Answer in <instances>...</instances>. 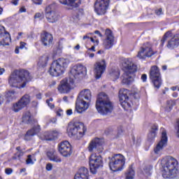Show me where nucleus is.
<instances>
[{"instance_id": "53", "label": "nucleus", "mask_w": 179, "mask_h": 179, "mask_svg": "<svg viewBox=\"0 0 179 179\" xmlns=\"http://www.w3.org/2000/svg\"><path fill=\"white\" fill-rule=\"evenodd\" d=\"M148 79V76L146 74H143L141 76V80H143V82H146Z\"/></svg>"}, {"instance_id": "35", "label": "nucleus", "mask_w": 179, "mask_h": 179, "mask_svg": "<svg viewBox=\"0 0 179 179\" xmlns=\"http://www.w3.org/2000/svg\"><path fill=\"white\" fill-rule=\"evenodd\" d=\"M22 108H24V106L19 101L13 104V110L15 113H19L20 110H22Z\"/></svg>"}, {"instance_id": "26", "label": "nucleus", "mask_w": 179, "mask_h": 179, "mask_svg": "<svg viewBox=\"0 0 179 179\" xmlns=\"http://www.w3.org/2000/svg\"><path fill=\"white\" fill-rule=\"evenodd\" d=\"M41 131V128L40 127V125L37 124L36 126H34L32 129L29 130L27 134H25L24 139L25 141H29L30 139V136H34L36 134H38Z\"/></svg>"}, {"instance_id": "61", "label": "nucleus", "mask_w": 179, "mask_h": 179, "mask_svg": "<svg viewBox=\"0 0 179 179\" xmlns=\"http://www.w3.org/2000/svg\"><path fill=\"white\" fill-rule=\"evenodd\" d=\"M20 13H23V12H26V8H24V7H22L20 9Z\"/></svg>"}, {"instance_id": "50", "label": "nucleus", "mask_w": 179, "mask_h": 179, "mask_svg": "<svg viewBox=\"0 0 179 179\" xmlns=\"http://www.w3.org/2000/svg\"><path fill=\"white\" fill-rule=\"evenodd\" d=\"M155 13L157 15V16H160V15H163V11L162 8H159L158 10H155Z\"/></svg>"}, {"instance_id": "59", "label": "nucleus", "mask_w": 179, "mask_h": 179, "mask_svg": "<svg viewBox=\"0 0 179 179\" xmlns=\"http://www.w3.org/2000/svg\"><path fill=\"white\" fill-rule=\"evenodd\" d=\"M36 99H38V100H41V93L36 94Z\"/></svg>"}, {"instance_id": "3", "label": "nucleus", "mask_w": 179, "mask_h": 179, "mask_svg": "<svg viewBox=\"0 0 179 179\" xmlns=\"http://www.w3.org/2000/svg\"><path fill=\"white\" fill-rule=\"evenodd\" d=\"M96 108L99 114L106 115L113 111L114 106L108 99V96L104 92H101L97 96Z\"/></svg>"}, {"instance_id": "45", "label": "nucleus", "mask_w": 179, "mask_h": 179, "mask_svg": "<svg viewBox=\"0 0 179 179\" xmlns=\"http://www.w3.org/2000/svg\"><path fill=\"white\" fill-rule=\"evenodd\" d=\"M5 173L8 176H10V174H12L13 173V169H10V168H7L5 170Z\"/></svg>"}, {"instance_id": "62", "label": "nucleus", "mask_w": 179, "mask_h": 179, "mask_svg": "<svg viewBox=\"0 0 179 179\" xmlns=\"http://www.w3.org/2000/svg\"><path fill=\"white\" fill-rule=\"evenodd\" d=\"M95 34H99V37H103V35L100 33V31H94Z\"/></svg>"}, {"instance_id": "37", "label": "nucleus", "mask_w": 179, "mask_h": 179, "mask_svg": "<svg viewBox=\"0 0 179 179\" xmlns=\"http://www.w3.org/2000/svg\"><path fill=\"white\" fill-rule=\"evenodd\" d=\"M23 155H24V152H17L12 157L13 160H20L22 159Z\"/></svg>"}, {"instance_id": "63", "label": "nucleus", "mask_w": 179, "mask_h": 179, "mask_svg": "<svg viewBox=\"0 0 179 179\" xmlns=\"http://www.w3.org/2000/svg\"><path fill=\"white\" fill-rule=\"evenodd\" d=\"M94 45H99V39H96L95 41L94 42Z\"/></svg>"}, {"instance_id": "60", "label": "nucleus", "mask_w": 179, "mask_h": 179, "mask_svg": "<svg viewBox=\"0 0 179 179\" xmlns=\"http://www.w3.org/2000/svg\"><path fill=\"white\" fill-rule=\"evenodd\" d=\"M134 99H139V94L138 92H136L134 94Z\"/></svg>"}, {"instance_id": "22", "label": "nucleus", "mask_w": 179, "mask_h": 179, "mask_svg": "<svg viewBox=\"0 0 179 179\" xmlns=\"http://www.w3.org/2000/svg\"><path fill=\"white\" fill-rule=\"evenodd\" d=\"M106 38L103 41V45L106 50H110L114 45V34L110 29H107L105 31Z\"/></svg>"}, {"instance_id": "8", "label": "nucleus", "mask_w": 179, "mask_h": 179, "mask_svg": "<svg viewBox=\"0 0 179 179\" xmlns=\"http://www.w3.org/2000/svg\"><path fill=\"white\" fill-rule=\"evenodd\" d=\"M125 166V157L121 154H117L109 157V167L112 171H121Z\"/></svg>"}, {"instance_id": "30", "label": "nucleus", "mask_w": 179, "mask_h": 179, "mask_svg": "<svg viewBox=\"0 0 179 179\" xmlns=\"http://www.w3.org/2000/svg\"><path fill=\"white\" fill-rule=\"evenodd\" d=\"M135 177V171L133 169L132 165H130L129 169L125 173L126 179H134Z\"/></svg>"}, {"instance_id": "17", "label": "nucleus", "mask_w": 179, "mask_h": 179, "mask_svg": "<svg viewBox=\"0 0 179 179\" xmlns=\"http://www.w3.org/2000/svg\"><path fill=\"white\" fill-rule=\"evenodd\" d=\"M110 6V0H96L94 3V10L97 15H106Z\"/></svg>"}, {"instance_id": "29", "label": "nucleus", "mask_w": 179, "mask_h": 179, "mask_svg": "<svg viewBox=\"0 0 179 179\" xmlns=\"http://www.w3.org/2000/svg\"><path fill=\"white\" fill-rule=\"evenodd\" d=\"M31 121H33V118L31 117L30 112H24L22 115V122H24V124H31Z\"/></svg>"}, {"instance_id": "11", "label": "nucleus", "mask_w": 179, "mask_h": 179, "mask_svg": "<svg viewBox=\"0 0 179 179\" xmlns=\"http://www.w3.org/2000/svg\"><path fill=\"white\" fill-rule=\"evenodd\" d=\"M103 167V158L101 155L96 154L91 155L90 157V170L92 174H96L99 169Z\"/></svg>"}, {"instance_id": "1", "label": "nucleus", "mask_w": 179, "mask_h": 179, "mask_svg": "<svg viewBox=\"0 0 179 179\" xmlns=\"http://www.w3.org/2000/svg\"><path fill=\"white\" fill-rule=\"evenodd\" d=\"M30 80H31V76L27 70H15L8 78L10 87L15 89H24Z\"/></svg>"}, {"instance_id": "5", "label": "nucleus", "mask_w": 179, "mask_h": 179, "mask_svg": "<svg viewBox=\"0 0 179 179\" xmlns=\"http://www.w3.org/2000/svg\"><path fill=\"white\" fill-rule=\"evenodd\" d=\"M122 68L123 71H127L123 73L122 83L124 85H130L133 80L131 73L136 72L138 66L134 64L132 59L127 58L122 60Z\"/></svg>"}, {"instance_id": "57", "label": "nucleus", "mask_w": 179, "mask_h": 179, "mask_svg": "<svg viewBox=\"0 0 179 179\" xmlns=\"http://www.w3.org/2000/svg\"><path fill=\"white\" fill-rule=\"evenodd\" d=\"M5 73V69L0 67V76L3 75Z\"/></svg>"}, {"instance_id": "34", "label": "nucleus", "mask_w": 179, "mask_h": 179, "mask_svg": "<svg viewBox=\"0 0 179 179\" xmlns=\"http://www.w3.org/2000/svg\"><path fill=\"white\" fill-rule=\"evenodd\" d=\"M157 126H154L152 127L151 131L148 134V139L149 141H153L154 138H156V131H157Z\"/></svg>"}, {"instance_id": "51", "label": "nucleus", "mask_w": 179, "mask_h": 179, "mask_svg": "<svg viewBox=\"0 0 179 179\" xmlns=\"http://www.w3.org/2000/svg\"><path fill=\"white\" fill-rule=\"evenodd\" d=\"M46 103L48 107H50V108L51 109L55 108V106L54 105V103H52L51 102H50V101H46Z\"/></svg>"}, {"instance_id": "18", "label": "nucleus", "mask_w": 179, "mask_h": 179, "mask_svg": "<svg viewBox=\"0 0 179 179\" xmlns=\"http://www.w3.org/2000/svg\"><path fill=\"white\" fill-rule=\"evenodd\" d=\"M54 8H55V3L46 8L45 17L49 23H57L59 19V15L53 10Z\"/></svg>"}, {"instance_id": "14", "label": "nucleus", "mask_w": 179, "mask_h": 179, "mask_svg": "<svg viewBox=\"0 0 179 179\" xmlns=\"http://www.w3.org/2000/svg\"><path fill=\"white\" fill-rule=\"evenodd\" d=\"M130 94L131 92L128 90H120L119 92L120 104L124 110H128L132 104V101L129 99Z\"/></svg>"}, {"instance_id": "32", "label": "nucleus", "mask_w": 179, "mask_h": 179, "mask_svg": "<svg viewBox=\"0 0 179 179\" xmlns=\"http://www.w3.org/2000/svg\"><path fill=\"white\" fill-rule=\"evenodd\" d=\"M20 103L21 104H22V106H24V107H26V106H27V104H29V103H30V95L29 94H25L24 95L20 100L19 101Z\"/></svg>"}, {"instance_id": "28", "label": "nucleus", "mask_w": 179, "mask_h": 179, "mask_svg": "<svg viewBox=\"0 0 179 179\" xmlns=\"http://www.w3.org/2000/svg\"><path fill=\"white\" fill-rule=\"evenodd\" d=\"M48 59H50V56H48V55H44L41 57L38 62L39 68H45V66H47V64H48Z\"/></svg>"}, {"instance_id": "48", "label": "nucleus", "mask_w": 179, "mask_h": 179, "mask_svg": "<svg viewBox=\"0 0 179 179\" xmlns=\"http://www.w3.org/2000/svg\"><path fill=\"white\" fill-rule=\"evenodd\" d=\"M36 5H41L43 3V0H31Z\"/></svg>"}, {"instance_id": "38", "label": "nucleus", "mask_w": 179, "mask_h": 179, "mask_svg": "<svg viewBox=\"0 0 179 179\" xmlns=\"http://www.w3.org/2000/svg\"><path fill=\"white\" fill-rule=\"evenodd\" d=\"M153 169V166L149 165L146 166L143 169V174H145V176H150V171H152V169Z\"/></svg>"}, {"instance_id": "40", "label": "nucleus", "mask_w": 179, "mask_h": 179, "mask_svg": "<svg viewBox=\"0 0 179 179\" xmlns=\"http://www.w3.org/2000/svg\"><path fill=\"white\" fill-rule=\"evenodd\" d=\"M55 155V152L54 150L52 151H48L47 152V157H48V159L51 161L54 156Z\"/></svg>"}, {"instance_id": "58", "label": "nucleus", "mask_w": 179, "mask_h": 179, "mask_svg": "<svg viewBox=\"0 0 179 179\" xmlns=\"http://www.w3.org/2000/svg\"><path fill=\"white\" fill-rule=\"evenodd\" d=\"M15 149H16L17 152H24L23 150H22L20 146L17 147Z\"/></svg>"}, {"instance_id": "27", "label": "nucleus", "mask_w": 179, "mask_h": 179, "mask_svg": "<svg viewBox=\"0 0 179 179\" xmlns=\"http://www.w3.org/2000/svg\"><path fill=\"white\" fill-rule=\"evenodd\" d=\"M59 2L62 5H68L73 8H78L82 3L81 0H59Z\"/></svg>"}, {"instance_id": "31", "label": "nucleus", "mask_w": 179, "mask_h": 179, "mask_svg": "<svg viewBox=\"0 0 179 179\" xmlns=\"http://www.w3.org/2000/svg\"><path fill=\"white\" fill-rule=\"evenodd\" d=\"M45 136H47L45 138L46 141H54L55 139H57V138H58V131H50L45 135Z\"/></svg>"}, {"instance_id": "49", "label": "nucleus", "mask_w": 179, "mask_h": 179, "mask_svg": "<svg viewBox=\"0 0 179 179\" xmlns=\"http://www.w3.org/2000/svg\"><path fill=\"white\" fill-rule=\"evenodd\" d=\"M46 170L48 171H51L52 170V164H48L46 165Z\"/></svg>"}, {"instance_id": "55", "label": "nucleus", "mask_w": 179, "mask_h": 179, "mask_svg": "<svg viewBox=\"0 0 179 179\" xmlns=\"http://www.w3.org/2000/svg\"><path fill=\"white\" fill-rule=\"evenodd\" d=\"M66 115H72V114H73L72 109H69V110H67L66 111Z\"/></svg>"}, {"instance_id": "13", "label": "nucleus", "mask_w": 179, "mask_h": 179, "mask_svg": "<svg viewBox=\"0 0 179 179\" xmlns=\"http://www.w3.org/2000/svg\"><path fill=\"white\" fill-rule=\"evenodd\" d=\"M167 132L163 129L162 131V138L154 148V153L157 157H160V156L163 155V150H164V148L167 146Z\"/></svg>"}, {"instance_id": "24", "label": "nucleus", "mask_w": 179, "mask_h": 179, "mask_svg": "<svg viewBox=\"0 0 179 179\" xmlns=\"http://www.w3.org/2000/svg\"><path fill=\"white\" fill-rule=\"evenodd\" d=\"M53 40L52 35L48 32L43 31L41 35V41L45 47H50L52 44Z\"/></svg>"}, {"instance_id": "36", "label": "nucleus", "mask_w": 179, "mask_h": 179, "mask_svg": "<svg viewBox=\"0 0 179 179\" xmlns=\"http://www.w3.org/2000/svg\"><path fill=\"white\" fill-rule=\"evenodd\" d=\"M109 75L111 79H118V78H120V71L118 69H112Z\"/></svg>"}, {"instance_id": "23", "label": "nucleus", "mask_w": 179, "mask_h": 179, "mask_svg": "<svg viewBox=\"0 0 179 179\" xmlns=\"http://www.w3.org/2000/svg\"><path fill=\"white\" fill-rule=\"evenodd\" d=\"M10 36L3 26H0V45H9Z\"/></svg>"}, {"instance_id": "7", "label": "nucleus", "mask_w": 179, "mask_h": 179, "mask_svg": "<svg viewBox=\"0 0 179 179\" xmlns=\"http://www.w3.org/2000/svg\"><path fill=\"white\" fill-rule=\"evenodd\" d=\"M86 132V127L82 122L69 123L67 127V134L69 136H76L77 139L83 137Z\"/></svg>"}, {"instance_id": "19", "label": "nucleus", "mask_w": 179, "mask_h": 179, "mask_svg": "<svg viewBox=\"0 0 179 179\" xmlns=\"http://www.w3.org/2000/svg\"><path fill=\"white\" fill-rule=\"evenodd\" d=\"M58 150L63 157H69L72 155V146L68 141L61 142L58 145Z\"/></svg>"}, {"instance_id": "54", "label": "nucleus", "mask_w": 179, "mask_h": 179, "mask_svg": "<svg viewBox=\"0 0 179 179\" xmlns=\"http://www.w3.org/2000/svg\"><path fill=\"white\" fill-rule=\"evenodd\" d=\"M26 47V43L24 42H21L20 43V48L21 50H23V48H24Z\"/></svg>"}, {"instance_id": "39", "label": "nucleus", "mask_w": 179, "mask_h": 179, "mask_svg": "<svg viewBox=\"0 0 179 179\" xmlns=\"http://www.w3.org/2000/svg\"><path fill=\"white\" fill-rule=\"evenodd\" d=\"M34 162H36V159H34V155H29L26 160L27 164H34Z\"/></svg>"}, {"instance_id": "16", "label": "nucleus", "mask_w": 179, "mask_h": 179, "mask_svg": "<svg viewBox=\"0 0 179 179\" xmlns=\"http://www.w3.org/2000/svg\"><path fill=\"white\" fill-rule=\"evenodd\" d=\"M155 54L152 50V44L150 43H145L143 47L138 52L137 57L140 59H145V58H150Z\"/></svg>"}, {"instance_id": "52", "label": "nucleus", "mask_w": 179, "mask_h": 179, "mask_svg": "<svg viewBox=\"0 0 179 179\" xmlns=\"http://www.w3.org/2000/svg\"><path fill=\"white\" fill-rule=\"evenodd\" d=\"M92 33H89V34H87L86 35H85L83 38V40H87V38H91L92 36Z\"/></svg>"}, {"instance_id": "46", "label": "nucleus", "mask_w": 179, "mask_h": 179, "mask_svg": "<svg viewBox=\"0 0 179 179\" xmlns=\"http://www.w3.org/2000/svg\"><path fill=\"white\" fill-rule=\"evenodd\" d=\"M85 55L90 58H94V53H90L89 50H87Z\"/></svg>"}, {"instance_id": "42", "label": "nucleus", "mask_w": 179, "mask_h": 179, "mask_svg": "<svg viewBox=\"0 0 179 179\" xmlns=\"http://www.w3.org/2000/svg\"><path fill=\"white\" fill-rule=\"evenodd\" d=\"M50 162H54L55 163H61V162H62V159H61V157L55 155Z\"/></svg>"}, {"instance_id": "43", "label": "nucleus", "mask_w": 179, "mask_h": 179, "mask_svg": "<svg viewBox=\"0 0 179 179\" xmlns=\"http://www.w3.org/2000/svg\"><path fill=\"white\" fill-rule=\"evenodd\" d=\"M175 104H176V102H174V101H173V100L167 101V106H168L169 108H170V110H171L173 108V106Z\"/></svg>"}, {"instance_id": "10", "label": "nucleus", "mask_w": 179, "mask_h": 179, "mask_svg": "<svg viewBox=\"0 0 179 179\" xmlns=\"http://www.w3.org/2000/svg\"><path fill=\"white\" fill-rule=\"evenodd\" d=\"M150 79L155 89H160L162 85L160 70L157 66H152L150 71Z\"/></svg>"}, {"instance_id": "47", "label": "nucleus", "mask_w": 179, "mask_h": 179, "mask_svg": "<svg viewBox=\"0 0 179 179\" xmlns=\"http://www.w3.org/2000/svg\"><path fill=\"white\" fill-rule=\"evenodd\" d=\"M123 132H124V130L122 129V127H118V129H117V136H120V135H122Z\"/></svg>"}, {"instance_id": "64", "label": "nucleus", "mask_w": 179, "mask_h": 179, "mask_svg": "<svg viewBox=\"0 0 179 179\" xmlns=\"http://www.w3.org/2000/svg\"><path fill=\"white\" fill-rule=\"evenodd\" d=\"M178 88V87L176 86V87H172L171 89V90H173V92H176V90H177Z\"/></svg>"}, {"instance_id": "6", "label": "nucleus", "mask_w": 179, "mask_h": 179, "mask_svg": "<svg viewBox=\"0 0 179 179\" xmlns=\"http://www.w3.org/2000/svg\"><path fill=\"white\" fill-rule=\"evenodd\" d=\"M69 64L68 59L59 58L54 61L48 71L51 76H61L65 72V68Z\"/></svg>"}, {"instance_id": "2", "label": "nucleus", "mask_w": 179, "mask_h": 179, "mask_svg": "<svg viewBox=\"0 0 179 179\" xmlns=\"http://www.w3.org/2000/svg\"><path fill=\"white\" fill-rule=\"evenodd\" d=\"M162 173L164 178H176L178 176V161L168 156L161 161Z\"/></svg>"}, {"instance_id": "20", "label": "nucleus", "mask_w": 179, "mask_h": 179, "mask_svg": "<svg viewBox=\"0 0 179 179\" xmlns=\"http://www.w3.org/2000/svg\"><path fill=\"white\" fill-rule=\"evenodd\" d=\"M71 73L75 79H80V78H83L85 75L87 73V69H86V66L82 64H78L73 67Z\"/></svg>"}, {"instance_id": "41", "label": "nucleus", "mask_w": 179, "mask_h": 179, "mask_svg": "<svg viewBox=\"0 0 179 179\" xmlns=\"http://www.w3.org/2000/svg\"><path fill=\"white\" fill-rule=\"evenodd\" d=\"M34 19H39L40 20H41L42 19H44V13H36L34 15Z\"/></svg>"}, {"instance_id": "4", "label": "nucleus", "mask_w": 179, "mask_h": 179, "mask_svg": "<svg viewBox=\"0 0 179 179\" xmlns=\"http://www.w3.org/2000/svg\"><path fill=\"white\" fill-rule=\"evenodd\" d=\"M92 100V92L90 90L81 91L76 102V110L77 113L82 114L89 108L90 101Z\"/></svg>"}, {"instance_id": "33", "label": "nucleus", "mask_w": 179, "mask_h": 179, "mask_svg": "<svg viewBox=\"0 0 179 179\" xmlns=\"http://www.w3.org/2000/svg\"><path fill=\"white\" fill-rule=\"evenodd\" d=\"M15 93H16L15 90L6 92L5 94L6 100H8V101H12V100L16 99V97H15Z\"/></svg>"}, {"instance_id": "56", "label": "nucleus", "mask_w": 179, "mask_h": 179, "mask_svg": "<svg viewBox=\"0 0 179 179\" xmlns=\"http://www.w3.org/2000/svg\"><path fill=\"white\" fill-rule=\"evenodd\" d=\"M96 46H94V45L91 48H89L88 50H87V51H93L94 52H96V48H95Z\"/></svg>"}, {"instance_id": "15", "label": "nucleus", "mask_w": 179, "mask_h": 179, "mask_svg": "<svg viewBox=\"0 0 179 179\" xmlns=\"http://www.w3.org/2000/svg\"><path fill=\"white\" fill-rule=\"evenodd\" d=\"M103 145H104V140L95 138L92 139L88 145L89 152H97V153H102L104 148H103Z\"/></svg>"}, {"instance_id": "21", "label": "nucleus", "mask_w": 179, "mask_h": 179, "mask_svg": "<svg viewBox=\"0 0 179 179\" xmlns=\"http://www.w3.org/2000/svg\"><path fill=\"white\" fill-rule=\"evenodd\" d=\"M106 68H107V64L104 59L97 62L94 65V72L96 79H100V78H101V75L104 73Z\"/></svg>"}, {"instance_id": "44", "label": "nucleus", "mask_w": 179, "mask_h": 179, "mask_svg": "<svg viewBox=\"0 0 179 179\" xmlns=\"http://www.w3.org/2000/svg\"><path fill=\"white\" fill-rule=\"evenodd\" d=\"M56 114L57 117H62V115H64V110L62 109H58L56 111Z\"/></svg>"}, {"instance_id": "9", "label": "nucleus", "mask_w": 179, "mask_h": 179, "mask_svg": "<svg viewBox=\"0 0 179 179\" xmlns=\"http://www.w3.org/2000/svg\"><path fill=\"white\" fill-rule=\"evenodd\" d=\"M168 43L166 45L167 48L169 50H174V48H177L179 45V36L178 35L173 36V33L169 31L164 35L162 39L161 40L162 45H164V42L167 41Z\"/></svg>"}, {"instance_id": "25", "label": "nucleus", "mask_w": 179, "mask_h": 179, "mask_svg": "<svg viewBox=\"0 0 179 179\" xmlns=\"http://www.w3.org/2000/svg\"><path fill=\"white\" fill-rule=\"evenodd\" d=\"M89 177V171L85 167H81L78 173L74 176V179H87Z\"/></svg>"}, {"instance_id": "12", "label": "nucleus", "mask_w": 179, "mask_h": 179, "mask_svg": "<svg viewBox=\"0 0 179 179\" xmlns=\"http://www.w3.org/2000/svg\"><path fill=\"white\" fill-rule=\"evenodd\" d=\"M73 83H75V80L72 77H70L69 79L64 78L60 81L57 90L62 94H68L73 89Z\"/></svg>"}]
</instances>
